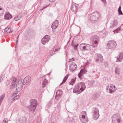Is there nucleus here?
<instances>
[{
  "instance_id": "obj_1",
  "label": "nucleus",
  "mask_w": 123,
  "mask_h": 123,
  "mask_svg": "<svg viewBox=\"0 0 123 123\" xmlns=\"http://www.w3.org/2000/svg\"><path fill=\"white\" fill-rule=\"evenodd\" d=\"M22 80H18L17 78L13 77L12 82L11 83L10 88L13 89L16 86V90L17 92L20 91L22 89L23 84Z\"/></svg>"
},
{
  "instance_id": "obj_2",
  "label": "nucleus",
  "mask_w": 123,
  "mask_h": 123,
  "mask_svg": "<svg viewBox=\"0 0 123 123\" xmlns=\"http://www.w3.org/2000/svg\"><path fill=\"white\" fill-rule=\"evenodd\" d=\"M85 84L83 82L80 83L76 85L74 88L73 92L77 94L80 93L86 88Z\"/></svg>"
},
{
  "instance_id": "obj_3",
  "label": "nucleus",
  "mask_w": 123,
  "mask_h": 123,
  "mask_svg": "<svg viewBox=\"0 0 123 123\" xmlns=\"http://www.w3.org/2000/svg\"><path fill=\"white\" fill-rule=\"evenodd\" d=\"M99 17V13L97 12H94L91 14L90 20L92 22L95 23L98 20Z\"/></svg>"
},
{
  "instance_id": "obj_4",
  "label": "nucleus",
  "mask_w": 123,
  "mask_h": 123,
  "mask_svg": "<svg viewBox=\"0 0 123 123\" xmlns=\"http://www.w3.org/2000/svg\"><path fill=\"white\" fill-rule=\"evenodd\" d=\"M112 120L113 123H115V121L118 123H120L122 119L120 116L117 114H115L112 117Z\"/></svg>"
},
{
  "instance_id": "obj_5",
  "label": "nucleus",
  "mask_w": 123,
  "mask_h": 123,
  "mask_svg": "<svg viewBox=\"0 0 123 123\" xmlns=\"http://www.w3.org/2000/svg\"><path fill=\"white\" fill-rule=\"evenodd\" d=\"M37 106L36 100L35 99H31V105L29 107V111L34 112Z\"/></svg>"
},
{
  "instance_id": "obj_6",
  "label": "nucleus",
  "mask_w": 123,
  "mask_h": 123,
  "mask_svg": "<svg viewBox=\"0 0 123 123\" xmlns=\"http://www.w3.org/2000/svg\"><path fill=\"white\" fill-rule=\"evenodd\" d=\"M92 112L93 114V118L95 120L98 119L99 116L98 109L96 107H93L92 108Z\"/></svg>"
},
{
  "instance_id": "obj_7",
  "label": "nucleus",
  "mask_w": 123,
  "mask_h": 123,
  "mask_svg": "<svg viewBox=\"0 0 123 123\" xmlns=\"http://www.w3.org/2000/svg\"><path fill=\"white\" fill-rule=\"evenodd\" d=\"M50 37L49 36L46 35L42 39L41 42L42 44L44 45L45 44L49 42L50 39Z\"/></svg>"
},
{
  "instance_id": "obj_8",
  "label": "nucleus",
  "mask_w": 123,
  "mask_h": 123,
  "mask_svg": "<svg viewBox=\"0 0 123 123\" xmlns=\"http://www.w3.org/2000/svg\"><path fill=\"white\" fill-rule=\"evenodd\" d=\"M96 60L97 62H99L102 63L103 61V56L101 54H96Z\"/></svg>"
},
{
  "instance_id": "obj_9",
  "label": "nucleus",
  "mask_w": 123,
  "mask_h": 123,
  "mask_svg": "<svg viewBox=\"0 0 123 123\" xmlns=\"http://www.w3.org/2000/svg\"><path fill=\"white\" fill-rule=\"evenodd\" d=\"M76 64L74 62H72L70 64L69 66L70 70L72 72L74 71L77 68Z\"/></svg>"
},
{
  "instance_id": "obj_10",
  "label": "nucleus",
  "mask_w": 123,
  "mask_h": 123,
  "mask_svg": "<svg viewBox=\"0 0 123 123\" xmlns=\"http://www.w3.org/2000/svg\"><path fill=\"white\" fill-rule=\"evenodd\" d=\"M31 77L30 76L26 77L24 79L22 83L24 85H26L31 80Z\"/></svg>"
},
{
  "instance_id": "obj_11",
  "label": "nucleus",
  "mask_w": 123,
  "mask_h": 123,
  "mask_svg": "<svg viewBox=\"0 0 123 123\" xmlns=\"http://www.w3.org/2000/svg\"><path fill=\"white\" fill-rule=\"evenodd\" d=\"M106 45L107 46H116L117 45L116 42L113 40L108 41Z\"/></svg>"
},
{
  "instance_id": "obj_12",
  "label": "nucleus",
  "mask_w": 123,
  "mask_h": 123,
  "mask_svg": "<svg viewBox=\"0 0 123 123\" xmlns=\"http://www.w3.org/2000/svg\"><path fill=\"white\" fill-rule=\"evenodd\" d=\"M79 118L80 121L83 123H86L88 121V120L86 116L82 115V116H79Z\"/></svg>"
},
{
  "instance_id": "obj_13",
  "label": "nucleus",
  "mask_w": 123,
  "mask_h": 123,
  "mask_svg": "<svg viewBox=\"0 0 123 123\" xmlns=\"http://www.w3.org/2000/svg\"><path fill=\"white\" fill-rule=\"evenodd\" d=\"M72 118L68 117L64 121V123H74V122L72 121Z\"/></svg>"
},
{
  "instance_id": "obj_14",
  "label": "nucleus",
  "mask_w": 123,
  "mask_h": 123,
  "mask_svg": "<svg viewBox=\"0 0 123 123\" xmlns=\"http://www.w3.org/2000/svg\"><path fill=\"white\" fill-rule=\"evenodd\" d=\"M123 58V53L122 52L120 53L119 56L117 58V62H121Z\"/></svg>"
},
{
  "instance_id": "obj_15",
  "label": "nucleus",
  "mask_w": 123,
  "mask_h": 123,
  "mask_svg": "<svg viewBox=\"0 0 123 123\" xmlns=\"http://www.w3.org/2000/svg\"><path fill=\"white\" fill-rule=\"evenodd\" d=\"M58 20H56L53 23L51 27L52 28L55 29L58 26Z\"/></svg>"
},
{
  "instance_id": "obj_16",
  "label": "nucleus",
  "mask_w": 123,
  "mask_h": 123,
  "mask_svg": "<svg viewBox=\"0 0 123 123\" xmlns=\"http://www.w3.org/2000/svg\"><path fill=\"white\" fill-rule=\"evenodd\" d=\"M12 17V15L9 12L6 13L5 15L4 18L6 19H9Z\"/></svg>"
},
{
  "instance_id": "obj_17",
  "label": "nucleus",
  "mask_w": 123,
  "mask_h": 123,
  "mask_svg": "<svg viewBox=\"0 0 123 123\" xmlns=\"http://www.w3.org/2000/svg\"><path fill=\"white\" fill-rule=\"evenodd\" d=\"M78 8L77 5L75 4H72L71 6V10L73 12H75Z\"/></svg>"
},
{
  "instance_id": "obj_18",
  "label": "nucleus",
  "mask_w": 123,
  "mask_h": 123,
  "mask_svg": "<svg viewBox=\"0 0 123 123\" xmlns=\"http://www.w3.org/2000/svg\"><path fill=\"white\" fill-rule=\"evenodd\" d=\"M99 97V95L96 93L93 94L91 97L94 100L97 99Z\"/></svg>"
},
{
  "instance_id": "obj_19",
  "label": "nucleus",
  "mask_w": 123,
  "mask_h": 123,
  "mask_svg": "<svg viewBox=\"0 0 123 123\" xmlns=\"http://www.w3.org/2000/svg\"><path fill=\"white\" fill-rule=\"evenodd\" d=\"M117 24V21L116 20H115L113 22L112 25L109 28L110 29L111 28H113L115 27H116Z\"/></svg>"
},
{
  "instance_id": "obj_20",
  "label": "nucleus",
  "mask_w": 123,
  "mask_h": 123,
  "mask_svg": "<svg viewBox=\"0 0 123 123\" xmlns=\"http://www.w3.org/2000/svg\"><path fill=\"white\" fill-rule=\"evenodd\" d=\"M48 80L46 79H44L42 82V87L43 88L44 87L48 84Z\"/></svg>"
},
{
  "instance_id": "obj_21",
  "label": "nucleus",
  "mask_w": 123,
  "mask_h": 123,
  "mask_svg": "<svg viewBox=\"0 0 123 123\" xmlns=\"http://www.w3.org/2000/svg\"><path fill=\"white\" fill-rule=\"evenodd\" d=\"M98 38L99 37L97 36L96 35H94L92 37L91 40H93V41L95 40L98 41Z\"/></svg>"
},
{
  "instance_id": "obj_22",
  "label": "nucleus",
  "mask_w": 123,
  "mask_h": 123,
  "mask_svg": "<svg viewBox=\"0 0 123 123\" xmlns=\"http://www.w3.org/2000/svg\"><path fill=\"white\" fill-rule=\"evenodd\" d=\"M80 49L81 50H84L86 51V50H88L90 49L89 47H80Z\"/></svg>"
},
{
  "instance_id": "obj_23",
  "label": "nucleus",
  "mask_w": 123,
  "mask_h": 123,
  "mask_svg": "<svg viewBox=\"0 0 123 123\" xmlns=\"http://www.w3.org/2000/svg\"><path fill=\"white\" fill-rule=\"evenodd\" d=\"M87 72V70L85 68L81 69L80 70V73L83 74H86Z\"/></svg>"
},
{
  "instance_id": "obj_24",
  "label": "nucleus",
  "mask_w": 123,
  "mask_h": 123,
  "mask_svg": "<svg viewBox=\"0 0 123 123\" xmlns=\"http://www.w3.org/2000/svg\"><path fill=\"white\" fill-rule=\"evenodd\" d=\"M92 42L91 43L92 45L93 46H96L97 45V44L98 43V41L91 40Z\"/></svg>"
},
{
  "instance_id": "obj_25",
  "label": "nucleus",
  "mask_w": 123,
  "mask_h": 123,
  "mask_svg": "<svg viewBox=\"0 0 123 123\" xmlns=\"http://www.w3.org/2000/svg\"><path fill=\"white\" fill-rule=\"evenodd\" d=\"M5 97L4 94H3L0 96V105L2 102L3 101Z\"/></svg>"
},
{
  "instance_id": "obj_26",
  "label": "nucleus",
  "mask_w": 123,
  "mask_h": 123,
  "mask_svg": "<svg viewBox=\"0 0 123 123\" xmlns=\"http://www.w3.org/2000/svg\"><path fill=\"white\" fill-rule=\"evenodd\" d=\"M120 69L118 67H117L116 68L115 70V74L119 75L120 74Z\"/></svg>"
},
{
  "instance_id": "obj_27",
  "label": "nucleus",
  "mask_w": 123,
  "mask_h": 123,
  "mask_svg": "<svg viewBox=\"0 0 123 123\" xmlns=\"http://www.w3.org/2000/svg\"><path fill=\"white\" fill-rule=\"evenodd\" d=\"M116 90V89H113L112 88V89L111 88H109L108 89V92L110 93H112L115 92Z\"/></svg>"
},
{
  "instance_id": "obj_28",
  "label": "nucleus",
  "mask_w": 123,
  "mask_h": 123,
  "mask_svg": "<svg viewBox=\"0 0 123 123\" xmlns=\"http://www.w3.org/2000/svg\"><path fill=\"white\" fill-rule=\"evenodd\" d=\"M62 93V91L60 90H58L56 92V95L61 96Z\"/></svg>"
},
{
  "instance_id": "obj_29",
  "label": "nucleus",
  "mask_w": 123,
  "mask_h": 123,
  "mask_svg": "<svg viewBox=\"0 0 123 123\" xmlns=\"http://www.w3.org/2000/svg\"><path fill=\"white\" fill-rule=\"evenodd\" d=\"M121 6H120L118 9V12L119 15H123V13L121 10Z\"/></svg>"
},
{
  "instance_id": "obj_30",
  "label": "nucleus",
  "mask_w": 123,
  "mask_h": 123,
  "mask_svg": "<svg viewBox=\"0 0 123 123\" xmlns=\"http://www.w3.org/2000/svg\"><path fill=\"white\" fill-rule=\"evenodd\" d=\"M4 30L7 33H10V29L9 28H8L6 27V28Z\"/></svg>"
},
{
  "instance_id": "obj_31",
  "label": "nucleus",
  "mask_w": 123,
  "mask_h": 123,
  "mask_svg": "<svg viewBox=\"0 0 123 123\" xmlns=\"http://www.w3.org/2000/svg\"><path fill=\"white\" fill-rule=\"evenodd\" d=\"M120 30V28H118L113 30V32H114V34L115 33V32L117 33Z\"/></svg>"
},
{
  "instance_id": "obj_32",
  "label": "nucleus",
  "mask_w": 123,
  "mask_h": 123,
  "mask_svg": "<svg viewBox=\"0 0 123 123\" xmlns=\"http://www.w3.org/2000/svg\"><path fill=\"white\" fill-rule=\"evenodd\" d=\"M13 99L14 100H17L19 98V96L18 95H16L14 96L13 97Z\"/></svg>"
},
{
  "instance_id": "obj_33",
  "label": "nucleus",
  "mask_w": 123,
  "mask_h": 123,
  "mask_svg": "<svg viewBox=\"0 0 123 123\" xmlns=\"http://www.w3.org/2000/svg\"><path fill=\"white\" fill-rule=\"evenodd\" d=\"M82 115L84 116H86V112L85 111L82 112L80 114L79 116H82Z\"/></svg>"
},
{
  "instance_id": "obj_34",
  "label": "nucleus",
  "mask_w": 123,
  "mask_h": 123,
  "mask_svg": "<svg viewBox=\"0 0 123 123\" xmlns=\"http://www.w3.org/2000/svg\"><path fill=\"white\" fill-rule=\"evenodd\" d=\"M21 17L18 15L17 16V17H15L14 18V20L15 21H17L20 19Z\"/></svg>"
},
{
  "instance_id": "obj_35",
  "label": "nucleus",
  "mask_w": 123,
  "mask_h": 123,
  "mask_svg": "<svg viewBox=\"0 0 123 123\" xmlns=\"http://www.w3.org/2000/svg\"><path fill=\"white\" fill-rule=\"evenodd\" d=\"M60 48H59L58 47H55L53 49L54 52H55L57 51L58 49H59Z\"/></svg>"
},
{
  "instance_id": "obj_36",
  "label": "nucleus",
  "mask_w": 123,
  "mask_h": 123,
  "mask_svg": "<svg viewBox=\"0 0 123 123\" xmlns=\"http://www.w3.org/2000/svg\"><path fill=\"white\" fill-rule=\"evenodd\" d=\"M78 43L74 42L71 44V46L72 45V46H78Z\"/></svg>"
},
{
  "instance_id": "obj_37",
  "label": "nucleus",
  "mask_w": 123,
  "mask_h": 123,
  "mask_svg": "<svg viewBox=\"0 0 123 123\" xmlns=\"http://www.w3.org/2000/svg\"><path fill=\"white\" fill-rule=\"evenodd\" d=\"M61 98V96L56 95L55 96V99L57 100H58Z\"/></svg>"
},
{
  "instance_id": "obj_38",
  "label": "nucleus",
  "mask_w": 123,
  "mask_h": 123,
  "mask_svg": "<svg viewBox=\"0 0 123 123\" xmlns=\"http://www.w3.org/2000/svg\"><path fill=\"white\" fill-rule=\"evenodd\" d=\"M110 88L112 89V88H113V89H116V88L115 86L114 85H113L112 84H111L110 85Z\"/></svg>"
},
{
  "instance_id": "obj_39",
  "label": "nucleus",
  "mask_w": 123,
  "mask_h": 123,
  "mask_svg": "<svg viewBox=\"0 0 123 123\" xmlns=\"http://www.w3.org/2000/svg\"><path fill=\"white\" fill-rule=\"evenodd\" d=\"M52 100H50V101L48 102L47 104V105L49 107L51 106L52 105Z\"/></svg>"
},
{
  "instance_id": "obj_40",
  "label": "nucleus",
  "mask_w": 123,
  "mask_h": 123,
  "mask_svg": "<svg viewBox=\"0 0 123 123\" xmlns=\"http://www.w3.org/2000/svg\"><path fill=\"white\" fill-rule=\"evenodd\" d=\"M72 121H74V120H76L77 119V117L76 116H74L72 118Z\"/></svg>"
},
{
  "instance_id": "obj_41",
  "label": "nucleus",
  "mask_w": 123,
  "mask_h": 123,
  "mask_svg": "<svg viewBox=\"0 0 123 123\" xmlns=\"http://www.w3.org/2000/svg\"><path fill=\"white\" fill-rule=\"evenodd\" d=\"M83 75V74H82L81 73H80V72L78 74V76L80 78L81 77L82 75Z\"/></svg>"
},
{
  "instance_id": "obj_42",
  "label": "nucleus",
  "mask_w": 123,
  "mask_h": 123,
  "mask_svg": "<svg viewBox=\"0 0 123 123\" xmlns=\"http://www.w3.org/2000/svg\"><path fill=\"white\" fill-rule=\"evenodd\" d=\"M7 121L6 119H5L3 121V123H7Z\"/></svg>"
},
{
  "instance_id": "obj_43",
  "label": "nucleus",
  "mask_w": 123,
  "mask_h": 123,
  "mask_svg": "<svg viewBox=\"0 0 123 123\" xmlns=\"http://www.w3.org/2000/svg\"><path fill=\"white\" fill-rule=\"evenodd\" d=\"M17 92H18L17 91L16 92H14L12 94V96L13 97L14 96H15V95H16L17 94Z\"/></svg>"
},
{
  "instance_id": "obj_44",
  "label": "nucleus",
  "mask_w": 123,
  "mask_h": 123,
  "mask_svg": "<svg viewBox=\"0 0 123 123\" xmlns=\"http://www.w3.org/2000/svg\"><path fill=\"white\" fill-rule=\"evenodd\" d=\"M70 82H72L74 84H75V80L74 79H72L71 80Z\"/></svg>"
},
{
  "instance_id": "obj_45",
  "label": "nucleus",
  "mask_w": 123,
  "mask_h": 123,
  "mask_svg": "<svg viewBox=\"0 0 123 123\" xmlns=\"http://www.w3.org/2000/svg\"><path fill=\"white\" fill-rule=\"evenodd\" d=\"M12 98L11 97H10V98H8V102H10L11 101V100H12Z\"/></svg>"
},
{
  "instance_id": "obj_46",
  "label": "nucleus",
  "mask_w": 123,
  "mask_h": 123,
  "mask_svg": "<svg viewBox=\"0 0 123 123\" xmlns=\"http://www.w3.org/2000/svg\"><path fill=\"white\" fill-rule=\"evenodd\" d=\"M104 65L106 67H107L108 66V64L107 62H105L104 63Z\"/></svg>"
},
{
  "instance_id": "obj_47",
  "label": "nucleus",
  "mask_w": 123,
  "mask_h": 123,
  "mask_svg": "<svg viewBox=\"0 0 123 123\" xmlns=\"http://www.w3.org/2000/svg\"><path fill=\"white\" fill-rule=\"evenodd\" d=\"M101 1L104 3L105 5L106 4V2L105 0H101Z\"/></svg>"
},
{
  "instance_id": "obj_48",
  "label": "nucleus",
  "mask_w": 123,
  "mask_h": 123,
  "mask_svg": "<svg viewBox=\"0 0 123 123\" xmlns=\"http://www.w3.org/2000/svg\"><path fill=\"white\" fill-rule=\"evenodd\" d=\"M74 60V59L73 58H72V59H70L69 60V62H72Z\"/></svg>"
},
{
  "instance_id": "obj_49",
  "label": "nucleus",
  "mask_w": 123,
  "mask_h": 123,
  "mask_svg": "<svg viewBox=\"0 0 123 123\" xmlns=\"http://www.w3.org/2000/svg\"><path fill=\"white\" fill-rule=\"evenodd\" d=\"M69 84L70 85H71L72 86H73L74 85L73 83L70 82H69Z\"/></svg>"
},
{
  "instance_id": "obj_50",
  "label": "nucleus",
  "mask_w": 123,
  "mask_h": 123,
  "mask_svg": "<svg viewBox=\"0 0 123 123\" xmlns=\"http://www.w3.org/2000/svg\"><path fill=\"white\" fill-rule=\"evenodd\" d=\"M86 45V44H85L84 43H81V44H80V46H83V45Z\"/></svg>"
},
{
  "instance_id": "obj_51",
  "label": "nucleus",
  "mask_w": 123,
  "mask_h": 123,
  "mask_svg": "<svg viewBox=\"0 0 123 123\" xmlns=\"http://www.w3.org/2000/svg\"><path fill=\"white\" fill-rule=\"evenodd\" d=\"M18 37H19V35H18V36L17 37V38L16 39V43H17L18 42Z\"/></svg>"
},
{
  "instance_id": "obj_52",
  "label": "nucleus",
  "mask_w": 123,
  "mask_h": 123,
  "mask_svg": "<svg viewBox=\"0 0 123 123\" xmlns=\"http://www.w3.org/2000/svg\"><path fill=\"white\" fill-rule=\"evenodd\" d=\"M68 77V76H66L64 77V79H65L66 80L67 79Z\"/></svg>"
},
{
  "instance_id": "obj_53",
  "label": "nucleus",
  "mask_w": 123,
  "mask_h": 123,
  "mask_svg": "<svg viewBox=\"0 0 123 123\" xmlns=\"http://www.w3.org/2000/svg\"><path fill=\"white\" fill-rule=\"evenodd\" d=\"M90 82L92 84V85L94 83V81L93 80L91 81Z\"/></svg>"
},
{
  "instance_id": "obj_54",
  "label": "nucleus",
  "mask_w": 123,
  "mask_h": 123,
  "mask_svg": "<svg viewBox=\"0 0 123 123\" xmlns=\"http://www.w3.org/2000/svg\"><path fill=\"white\" fill-rule=\"evenodd\" d=\"M66 80H65V79H64L63 80V81L62 82V83H64L66 82Z\"/></svg>"
},
{
  "instance_id": "obj_55",
  "label": "nucleus",
  "mask_w": 123,
  "mask_h": 123,
  "mask_svg": "<svg viewBox=\"0 0 123 123\" xmlns=\"http://www.w3.org/2000/svg\"><path fill=\"white\" fill-rule=\"evenodd\" d=\"M109 85H108V86H107V87H106V90H108V89H109Z\"/></svg>"
},
{
  "instance_id": "obj_56",
  "label": "nucleus",
  "mask_w": 123,
  "mask_h": 123,
  "mask_svg": "<svg viewBox=\"0 0 123 123\" xmlns=\"http://www.w3.org/2000/svg\"><path fill=\"white\" fill-rule=\"evenodd\" d=\"M49 5H48L47 6H45V7H44L43 8V9H45V8H46L48 6H49Z\"/></svg>"
},
{
  "instance_id": "obj_57",
  "label": "nucleus",
  "mask_w": 123,
  "mask_h": 123,
  "mask_svg": "<svg viewBox=\"0 0 123 123\" xmlns=\"http://www.w3.org/2000/svg\"><path fill=\"white\" fill-rule=\"evenodd\" d=\"M55 0H49V1L51 2H53Z\"/></svg>"
},
{
  "instance_id": "obj_58",
  "label": "nucleus",
  "mask_w": 123,
  "mask_h": 123,
  "mask_svg": "<svg viewBox=\"0 0 123 123\" xmlns=\"http://www.w3.org/2000/svg\"><path fill=\"white\" fill-rule=\"evenodd\" d=\"M109 49H111V48H112H112H114L115 47H110H110H109Z\"/></svg>"
},
{
  "instance_id": "obj_59",
  "label": "nucleus",
  "mask_w": 123,
  "mask_h": 123,
  "mask_svg": "<svg viewBox=\"0 0 123 123\" xmlns=\"http://www.w3.org/2000/svg\"><path fill=\"white\" fill-rule=\"evenodd\" d=\"M2 76H0V81H1L2 80H3V79H2V80H1V78H2Z\"/></svg>"
},
{
  "instance_id": "obj_60",
  "label": "nucleus",
  "mask_w": 123,
  "mask_h": 123,
  "mask_svg": "<svg viewBox=\"0 0 123 123\" xmlns=\"http://www.w3.org/2000/svg\"><path fill=\"white\" fill-rule=\"evenodd\" d=\"M3 9V8L2 7H0V11L2 10V9ZM1 15V13H0V16Z\"/></svg>"
},
{
  "instance_id": "obj_61",
  "label": "nucleus",
  "mask_w": 123,
  "mask_h": 123,
  "mask_svg": "<svg viewBox=\"0 0 123 123\" xmlns=\"http://www.w3.org/2000/svg\"><path fill=\"white\" fill-rule=\"evenodd\" d=\"M87 62L88 64H89V63H90V61H87Z\"/></svg>"
},
{
  "instance_id": "obj_62",
  "label": "nucleus",
  "mask_w": 123,
  "mask_h": 123,
  "mask_svg": "<svg viewBox=\"0 0 123 123\" xmlns=\"http://www.w3.org/2000/svg\"><path fill=\"white\" fill-rule=\"evenodd\" d=\"M74 47V48L76 49H77V47L76 46V47Z\"/></svg>"
},
{
  "instance_id": "obj_63",
  "label": "nucleus",
  "mask_w": 123,
  "mask_h": 123,
  "mask_svg": "<svg viewBox=\"0 0 123 123\" xmlns=\"http://www.w3.org/2000/svg\"><path fill=\"white\" fill-rule=\"evenodd\" d=\"M63 83H62V82L61 83L60 85H62V84H63Z\"/></svg>"
},
{
  "instance_id": "obj_64",
  "label": "nucleus",
  "mask_w": 123,
  "mask_h": 123,
  "mask_svg": "<svg viewBox=\"0 0 123 123\" xmlns=\"http://www.w3.org/2000/svg\"><path fill=\"white\" fill-rule=\"evenodd\" d=\"M51 123H55L53 122H51Z\"/></svg>"
}]
</instances>
